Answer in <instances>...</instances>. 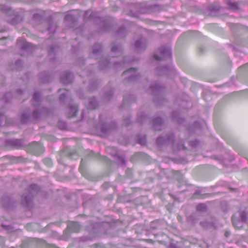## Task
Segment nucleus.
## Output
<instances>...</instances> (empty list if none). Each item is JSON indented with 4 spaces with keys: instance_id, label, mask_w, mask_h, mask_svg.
Listing matches in <instances>:
<instances>
[{
    "instance_id": "nucleus-1",
    "label": "nucleus",
    "mask_w": 248,
    "mask_h": 248,
    "mask_svg": "<svg viewBox=\"0 0 248 248\" xmlns=\"http://www.w3.org/2000/svg\"><path fill=\"white\" fill-rule=\"evenodd\" d=\"M158 51L159 56L157 54H154V58L156 60H164L170 58L171 53L169 46H161Z\"/></svg>"
},
{
    "instance_id": "nucleus-2",
    "label": "nucleus",
    "mask_w": 248,
    "mask_h": 248,
    "mask_svg": "<svg viewBox=\"0 0 248 248\" xmlns=\"http://www.w3.org/2000/svg\"><path fill=\"white\" fill-rule=\"evenodd\" d=\"M123 76L127 78L129 80H134L138 78L139 76L137 70L134 68H131L123 73Z\"/></svg>"
},
{
    "instance_id": "nucleus-3",
    "label": "nucleus",
    "mask_w": 248,
    "mask_h": 248,
    "mask_svg": "<svg viewBox=\"0 0 248 248\" xmlns=\"http://www.w3.org/2000/svg\"><path fill=\"white\" fill-rule=\"evenodd\" d=\"M173 135L167 136L166 137L161 136L157 139L156 142L158 145H161L164 143H169L170 142H171L173 145L174 143L173 142Z\"/></svg>"
},
{
    "instance_id": "nucleus-4",
    "label": "nucleus",
    "mask_w": 248,
    "mask_h": 248,
    "mask_svg": "<svg viewBox=\"0 0 248 248\" xmlns=\"http://www.w3.org/2000/svg\"><path fill=\"white\" fill-rule=\"evenodd\" d=\"M87 108L89 109H94L97 107L98 103L95 98H89L85 102Z\"/></svg>"
},
{
    "instance_id": "nucleus-5",
    "label": "nucleus",
    "mask_w": 248,
    "mask_h": 248,
    "mask_svg": "<svg viewBox=\"0 0 248 248\" xmlns=\"http://www.w3.org/2000/svg\"><path fill=\"white\" fill-rule=\"evenodd\" d=\"M73 75L71 73L66 72L61 77V81L64 84H68L71 82Z\"/></svg>"
},
{
    "instance_id": "nucleus-6",
    "label": "nucleus",
    "mask_w": 248,
    "mask_h": 248,
    "mask_svg": "<svg viewBox=\"0 0 248 248\" xmlns=\"http://www.w3.org/2000/svg\"><path fill=\"white\" fill-rule=\"evenodd\" d=\"M146 46V44L142 39L136 41L135 43V47L137 51L139 52L144 50L145 49Z\"/></svg>"
},
{
    "instance_id": "nucleus-7",
    "label": "nucleus",
    "mask_w": 248,
    "mask_h": 248,
    "mask_svg": "<svg viewBox=\"0 0 248 248\" xmlns=\"http://www.w3.org/2000/svg\"><path fill=\"white\" fill-rule=\"evenodd\" d=\"M17 45L20 46L23 49H28L30 47H32V44L27 42L22 39L17 40Z\"/></svg>"
},
{
    "instance_id": "nucleus-8",
    "label": "nucleus",
    "mask_w": 248,
    "mask_h": 248,
    "mask_svg": "<svg viewBox=\"0 0 248 248\" xmlns=\"http://www.w3.org/2000/svg\"><path fill=\"white\" fill-rule=\"evenodd\" d=\"M162 122V119L159 117H157L154 120V127L155 130H160L161 129Z\"/></svg>"
},
{
    "instance_id": "nucleus-9",
    "label": "nucleus",
    "mask_w": 248,
    "mask_h": 248,
    "mask_svg": "<svg viewBox=\"0 0 248 248\" xmlns=\"http://www.w3.org/2000/svg\"><path fill=\"white\" fill-rule=\"evenodd\" d=\"M69 111L68 116L69 117H74L76 115L78 112V107L76 105L72 106L68 108Z\"/></svg>"
},
{
    "instance_id": "nucleus-10",
    "label": "nucleus",
    "mask_w": 248,
    "mask_h": 248,
    "mask_svg": "<svg viewBox=\"0 0 248 248\" xmlns=\"http://www.w3.org/2000/svg\"><path fill=\"white\" fill-rule=\"evenodd\" d=\"M102 46L100 44H96L93 46V55H99L101 54L100 50H101Z\"/></svg>"
},
{
    "instance_id": "nucleus-11",
    "label": "nucleus",
    "mask_w": 248,
    "mask_h": 248,
    "mask_svg": "<svg viewBox=\"0 0 248 248\" xmlns=\"http://www.w3.org/2000/svg\"><path fill=\"white\" fill-rule=\"evenodd\" d=\"M109 62L106 58H103L99 62V66L101 69H104L105 67L108 65Z\"/></svg>"
},
{
    "instance_id": "nucleus-12",
    "label": "nucleus",
    "mask_w": 248,
    "mask_h": 248,
    "mask_svg": "<svg viewBox=\"0 0 248 248\" xmlns=\"http://www.w3.org/2000/svg\"><path fill=\"white\" fill-rule=\"evenodd\" d=\"M160 87L158 85L152 86L150 87V89L149 91V93L153 94H155L156 93L160 91Z\"/></svg>"
},
{
    "instance_id": "nucleus-13",
    "label": "nucleus",
    "mask_w": 248,
    "mask_h": 248,
    "mask_svg": "<svg viewBox=\"0 0 248 248\" xmlns=\"http://www.w3.org/2000/svg\"><path fill=\"white\" fill-rule=\"evenodd\" d=\"M23 198L24 199V202L25 203L28 205L31 202L32 199V195L31 193H29L28 195H24Z\"/></svg>"
},
{
    "instance_id": "nucleus-14",
    "label": "nucleus",
    "mask_w": 248,
    "mask_h": 248,
    "mask_svg": "<svg viewBox=\"0 0 248 248\" xmlns=\"http://www.w3.org/2000/svg\"><path fill=\"white\" fill-rule=\"evenodd\" d=\"M40 97V94L38 93H34L33 96V104L34 105H37L39 101V99Z\"/></svg>"
},
{
    "instance_id": "nucleus-15",
    "label": "nucleus",
    "mask_w": 248,
    "mask_h": 248,
    "mask_svg": "<svg viewBox=\"0 0 248 248\" xmlns=\"http://www.w3.org/2000/svg\"><path fill=\"white\" fill-rule=\"evenodd\" d=\"M111 51L112 53L116 52L118 55L122 54V49L117 46H114L111 48Z\"/></svg>"
},
{
    "instance_id": "nucleus-16",
    "label": "nucleus",
    "mask_w": 248,
    "mask_h": 248,
    "mask_svg": "<svg viewBox=\"0 0 248 248\" xmlns=\"http://www.w3.org/2000/svg\"><path fill=\"white\" fill-rule=\"evenodd\" d=\"M241 219L242 222H246L247 221V214L245 212H241L240 214Z\"/></svg>"
},
{
    "instance_id": "nucleus-17",
    "label": "nucleus",
    "mask_w": 248,
    "mask_h": 248,
    "mask_svg": "<svg viewBox=\"0 0 248 248\" xmlns=\"http://www.w3.org/2000/svg\"><path fill=\"white\" fill-rule=\"evenodd\" d=\"M44 163L48 167H50L52 165V161L49 158L44 159Z\"/></svg>"
},
{
    "instance_id": "nucleus-18",
    "label": "nucleus",
    "mask_w": 248,
    "mask_h": 248,
    "mask_svg": "<svg viewBox=\"0 0 248 248\" xmlns=\"http://www.w3.org/2000/svg\"><path fill=\"white\" fill-rule=\"evenodd\" d=\"M131 60H127V58H124V60L122 63H118V62H115L114 66H115V67H118L119 64H120L121 66V65H124L125 62H131Z\"/></svg>"
},
{
    "instance_id": "nucleus-19",
    "label": "nucleus",
    "mask_w": 248,
    "mask_h": 248,
    "mask_svg": "<svg viewBox=\"0 0 248 248\" xmlns=\"http://www.w3.org/2000/svg\"><path fill=\"white\" fill-rule=\"evenodd\" d=\"M67 93H68V92L66 91V92H65L64 93H62L61 94L60 96V100L61 101H62L65 99L66 96L67 95Z\"/></svg>"
},
{
    "instance_id": "nucleus-20",
    "label": "nucleus",
    "mask_w": 248,
    "mask_h": 248,
    "mask_svg": "<svg viewBox=\"0 0 248 248\" xmlns=\"http://www.w3.org/2000/svg\"><path fill=\"white\" fill-rule=\"evenodd\" d=\"M206 206L204 204H199L197 207V210H204Z\"/></svg>"
},
{
    "instance_id": "nucleus-21",
    "label": "nucleus",
    "mask_w": 248,
    "mask_h": 248,
    "mask_svg": "<svg viewBox=\"0 0 248 248\" xmlns=\"http://www.w3.org/2000/svg\"><path fill=\"white\" fill-rule=\"evenodd\" d=\"M233 11L236 10H238L239 9L238 6V3L237 2H233Z\"/></svg>"
},
{
    "instance_id": "nucleus-22",
    "label": "nucleus",
    "mask_w": 248,
    "mask_h": 248,
    "mask_svg": "<svg viewBox=\"0 0 248 248\" xmlns=\"http://www.w3.org/2000/svg\"><path fill=\"white\" fill-rule=\"evenodd\" d=\"M90 155L91 156H94L97 158H98L99 156H100V155H99L98 154H95V153H93V152H91Z\"/></svg>"
},
{
    "instance_id": "nucleus-23",
    "label": "nucleus",
    "mask_w": 248,
    "mask_h": 248,
    "mask_svg": "<svg viewBox=\"0 0 248 248\" xmlns=\"http://www.w3.org/2000/svg\"><path fill=\"white\" fill-rule=\"evenodd\" d=\"M228 1V4L229 5V8L230 9H232V4L231 3V0H227Z\"/></svg>"
},
{
    "instance_id": "nucleus-24",
    "label": "nucleus",
    "mask_w": 248,
    "mask_h": 248,
    "mask_svg": "<svg viewBox=\"0 0 248 248\" xmlns=\"http://www.w3.org/2000/svg\"><path fill=\"white\" fill-rule=\"evenodd\" d=\"M101 131L104 133H107L108 132V130L104 127H102L101 128Z\"/></svg>"
},
{
    "instance_id": "nucleus-25",
    "label": "nucleus",
    "mask_w": 248,
    "mask_h": 248,
    "mask_svg": "<svg viewBox=\"0 0 248 248\" xmlns=\"http://www.w3.org/2000/svg\"><path fill=\"white\" fill-rule=\"evenodd\" d=\"M210 9L211 10H215V11H217L219 10V6H216V7L215 8H210Z\"/></svg>"
},
{
    "instance_id": "nucleus-26",
    "label": "nucleus",
    "mask_w": 248,
    "mask_h": 248,
    "mask_svg": "<svg viewBox=\"0 0 248 248\" xmlns=\"http://www.w3.org/2000/svg\"><path fill=\"white\" fill-rule=\"evenodd\" d=\"M33 145H34L35 146H40V144L37 142H34L32 143Z\"/></svg>"
},
{
    "instance_id": "nucleus-27",
    "label": "nucleus",
    "mask_w": 248,
    "mask_h": 248,
    "mask_svg": "<svg viewBox=\"0 0 248 248\" xmlns=\"http://www.w3.org/2000/svg\"><path fill=\"white\" fill-rule=\"evenodd\" d=\"M35 187H36V185H32L31 186V189H34Z\"/></svg>"
},
{
    "instance_id": "nucleus-28",
    "label": "nucleus",
    "mask_w": 248,
    "mask_h": 248,
    "mask_svg": "<svg viewBox=\"0 0 248 248\" xmlns=\"http://www.w3.org/2000/svg\"><path fill=\"white\" fill-rule=\"evenodd\" d=\"M90 13V11H87L85 14V16L86 17L88 14Z\"/></svg>"
},
{
    "instance_id": "nucleus-29",
    "label": "nucleus",
    "mask_w": 248,
    "mask_h": 248,
    "mask_svg": "<svg viewBox=\"0 0 248 248\" xmlns=\"http://www.w3.org/2000/svg\"><path fill=\"white\" fill-rule=\"evenodd\" d=\"M69 16H70L69 15H66V16H65V19L66 20H68L69 19Z\"/></svg>"
},
{
    "instance_id": "nucleus-30",
    "label": "nucleus",
    "mask_w": 248,
    "mask_h": 248,
    "mask_svg": "<svg viewBox=\"0 0 248 248\" xmlns=\"http://www.w3.org/2000/svg\"><path fill=\"white\" fill-rule=\"evenodd\" d=\"M202 225L205 227H208L209 226V225H205V224H203V223H202Z\"/></svg>"
},
{
    "instance_id": "nucleus-31",
    "label": "nucleus",
    "mask_w": 248,
    "mask_h": 248,
    "mask_svg": "<svg viewBox=\"0 0 248 248\" xmlns=\"http://www.w3.org/2000/svg\"><path fill=\"white\" fill-rule=\"evenodd\" d=\"M0 240L3 241L4 240V239L3 237L0 236Z\"/></svg>"
},
{
    "instance_id": "nucleus-32",
    "label": "nucleus",
    "mask_w": 248,
    "mask_h": 248,
    "mask_svg": "<svg viewBox=\"0 0 248 248\" xmlns=\"http://www.w3.org/2000/svg\"><path fill=\"white\" fill-rule=\"evenodd\" d=\"M36 112H37V110H35V111H34L33 114H34V115L35 116H36Z\"/></svg>"
},
{
    "instance_id": "nucleus-33",
    "label": "nucleus",
    "mask_w": 248,
    "mask_h": 248,
    "mask_svg": "<svg viewBox=\"0 0 248 248\" xmlns=\"http://www.w3.org/2000/svg\"><path fill=\"white\" fill-rule=\"evenodd\" d=\"M116 56H117V55H113V57H116Z\"/></svg>"
},
{
    "instance_id": "nucleus-34",
    "label": "nucleus",
    "mask_w": 248,
    "mask_h": 248,
    "mask_svg": "<svg viewBox=\"0 0 248 248\" xmlns=\"http://www.w3.org/2000/svg\"><path fill=\"white\" fill-rule=\"evenodd\" d=\"M225 235H226V236H227V232H226V233H225Z\"/></svg>"
},
{
    "instance_id": "nucleus-35",
    "label": "nucleus",
    "mask_w": 248,
    "mask_h": 248,
    "mask_svg": "<svg viewBox=\"0 0 248 248\" xmlns=\"http://www.w3.org/2000/svg\"><path fill=\"white\" fill-rule=\"evenodd\" d=\"M166 69V68H164V70H165Z\"/></svg>"
},
{
    "instance_id": "nucleus-36",
    "label": "nucleus",
    "mask_w": 248,
    "mask_h": 248,
    "mask_svg": "<svg viewBox=\"0 0 248 248\" xmlns=\"http://www.w3.org/2000/svg\"><path fill=\"white\" fill-rule=\"evenodd\" d=\"M233 226L234 227V224H233Z\"/></svg>"
},
{
    "instance_id": "nucleus-37",
    "label": "nucleus",
    "mask_w": 248,
    "mask_h": 248,
    "mask_svg": "<svg viewBox=\"0 0 248 248\" xmlns=\"http://www.w3.org/2000/svg\"><path fill=\"white\" fill-rule=\"evenodd\" d=\"M247 65H248V63L247 64Z\"/></svg>"
},
{
    "instance_id": "nucleus-38",
    "label": "nucleus",
    "mask_w": 248,
    "mask_h": 248,
    "mask_svg": "<svg viewBox=\"0 0 248 248\" xmlns=\"http://www.w3.org/2000/svg\"><path fill=\"white\" fill-rule=\"evenodd\" d=\"M247 91L248 92V90Z\"/></svg>"
}]
</instances>
